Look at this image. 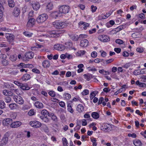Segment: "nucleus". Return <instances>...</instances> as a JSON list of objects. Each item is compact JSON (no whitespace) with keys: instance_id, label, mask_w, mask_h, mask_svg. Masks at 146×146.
I'll list each match as a JSON object with an SVG mask.
<instances>
[{"instance_id":"b1692460","label":"nucleus","mask_w":146,"mask_h":146,"mask_svg":"<svg viewBox=\"0 0 146 146\" xmlns=\"http://www.w3.org/2000/svg\"><path fill=\"white\" fill-rule=\"evenodd\" d=\"M111 14V13H106V15L104 14H102L101 15L99 16L100 19H104L107 18L108 17L110 16Z\"/></svg>"},{"instance_id":"49530a36","label":"nucleus","mask_w":146,"mask_h":146,"mask_svg":"<svg viewBox=\"0 0 146 146\" xmlns=\"http://www.w3.org/2000/svg\"><path fill=\"white\" fill-rule=\"evenodd\" d=\"M11 100V98L10 97L7 96L5 98V101L6 103H8L10 102Z\"/></svg>"},{"instance_id":"13d9d810","label":"nucleus","mask_w":146,"mask_h":146,"mask_svg":"<svg viewBox=\"0 0 146 146\" xmlns=\"http://www.w3.org/2000/svg\"><path fill=\"white\" fill-rule=\"evenodd\" d=\"M24 103V100L23 98L19 96V104H22Z\"/></svg>"},{"instance_id":"9b49d317","label":"nucleus","mask_w":146,"mask_h":146,"mask_svg":"<svg viewBox=\"0 0 146 146\" xmlns=\"http://www.w3.org/2000/svg\"><path fill=\"white\" fill-rule=\"evenodd\" d=\"M32 5L33 9L36 11L38 10L40 7V5L39 3L36 1L33 2Z\"/></svg>"},{"instance_id":"de8ad7c7","label":"nucleus","mask_w":146,"mask_h":146,"mask_svg":"<svg viewBox=\"0 0 146 146\" xmlns=\"http://www.w3.org/2000/svg\"><path fill=\"white\" fill-rule=\"evenodd\" d=\"M2 63L3 65L4 66H6L9 64L8 61L6 59H3L2 61Z\"/></svg>"},{"instance_id":"0eeeda50","label":"nucleus","mask_w":146,"mask_h":146,"mask_svg":"<svg viewBox=\"0 0 146 146\" xmlns=\"http://www.w3.org/2000/svg\"><path fill=\"white\" fill-rule=\"evenodd\" d=\"M47 35V36L50 37L56 38L59 36V33H56V32L54 31L49 32Z\"/></svg>"},{"instance_id":"79ce46f5","label":"nucleus","mask_w":146,"mask_h":146,"mask_svg":"<svg viewBox=\"0 0 146 146\" xmlns=\"http://www.w3.org/2000/svg\"><path fill=\"white\" fill-rule=\"evenodd\" d=\"M91 141L93 143V146H96L97 145V143H96V138L94 137L91 138Z\"/></svg>"},{"instance_id":"603ef678","label":"nucleus","mask_w":146,"mask_h":146,"mask_svg":"<svg viewBox=\"0 0 146 146\" xmlns=\"http://www.w3.org/2000/svg\"><path fill=\"white\" fill-rule=\"evenodd\" d=\"M66 58L68 59H70L73 58L72 55L68 53H66Z\"/></svg>"},{"instance_id":"4468645a","label":"nucleus","mask_w":146,"mask_h":146,"mask_svg":"<svg viewBox=\"0 0 146 146\" xmlns=\"http://www.w3.org/2000/svg\"><path fill=\"white\" fill-rule=\"evenodd\" d=\"M5 36L8 41L9 42H12L14 38V36L12 34L9 33L6 34Z\"/></svg>"},{"instance_id":"e433bc0d","label":"nucleus","mask_w":146,"mask_h":146,"mask_svg":"<svg viewBox=\"0 0 146 146\" xmlns=\"http://www.w3.org/2000/svg\"><path fill=\"white\" fill-rule=\"evenodd\" d=\"M23 34L26 36L29 37L32 36V35H33L32 33H29L27 31L24 32Z\"/></svg>"},{"instance_id":"f03ea898","label":"nucleus","mask_w":146,"mask_h":146,"mask_svg":"<svg viewBox=\"0 0 146 146\" xmlns=\"http://www.w3.org/2000/svg\"><path fill=\"white\" fill-rule=\"evenodd\" d=\"M48 15L45 13L39 15L37 18L36 21L38 23H41L44 22L48 18Z\"/></svg>"},{"instance_id":"bb28decb","label":"nucleus","mask_w":146,"mask_h":146,"mask_svg":"<svg viewBox=\"0 0 146 146\" xmlns=\"http://www.w3.org/2000/svg\"><path fill=\"white\" fill-rule=\"evenodd\" d=\"M135 84L140 87L143 88L146 86V84L145 83L140 82L139 80L136 81Z\"/></svg>"},{"instance_id":"052dcab7","label":"nucleus","mask_w":146,"mask_h":146,"mask_svg":"<svg viewBox=\"0 0 146 146\" xmlns=\"http://www.w3.org/2000/svg\"><path fill=\"white\" fill-rule=\"evenodd\" d=\"M19 69H20V71L21 72H27L28 71V70L25 69V68H23L21 67H19Z\"/></svg>"},{"instance_id":"2f4dec72","label":"nucleus","mask_w":146,"mask_h":146,"mask_svg":"<svg viewBox=\"0 0 146 146\" xmlns=\"http://www.w3.org/2000/svg\"><path fill=\"white\" fill-rule=\"evenodd\" d=\"M84 76L85 78L88 81L90 80L91 79V78H92L93 77L92 75L91 74H84Z\"/></svg>"},{"instance_id":"c85d7f7f","label":"nucleus","mask_w":146,"mask_h":146,"mask_svg":"<svg viewBox=\"0 0 146 146\" xmlns=\"http://www.w3.org/2000/svg\"><path fill=\"white\" fill-rule=\"evenodd\" d=\"M18 7H15L14 8L13 13V15L16 17H17L18 16Z\"/></svg>"},{"instance_id":"c756f323","label":"nucleus","mask_w":146,"mask_h":146,"mask_svg":"<svg viewBox=\"0 0 146 146\" xmlns=\"http://www.w3.org/2000/svg\"><path fill=\"white\" fill-rule=\"evenodd\" d=\"M11 127L12 128H16L18 126V121H15L12 123L11 125Z\"/></svg>"},{"instance_id":"423d86ee","label":"nucleus","mask_w":146,"mask_h":146,"mask_svg":"<svg viewBox=\"0 0 146 146\" xmlns=\"http://www.w3.org/2000/svg\"><path fill=\"white\" fill-rule=\"evenodd\" d=\"M34 54L33 52L31 51H28L25 54V57L26 59L25 61H27L29 59L32 58L34 56Z\"/></svg>"},{"instance_id":"338daca9","label":"nucleus","mask_w":146,"mask_h":146,"mask_svg":"<svg viewBox=\"0 0 146 146\" xmlns=\"http://www.w3.org/2000/svg\"><path fill=\"white\" fill-rule=\"evenodd\" d=\"M32 71L33 72L37 74H39L40 73V71L37 68H33L32 70Z\"/></svg>"},{"instance_id":"f8f14e48","label":"nucleus","mask_w":146,"mask_h":146,"mask_svg":"<svg viewBox=\"0 0 146 146\" xmlns=\"http://www.w3.org/2000/svg\"><path fill=\"white\" fill-rule=\"evenodd\" d=\"M19 87L23 90H28L30 89V88L27 84H21L19 82Z\"/></svg>"},{"instance_id":"37998d69","label":"nucleus","mask_w":146,"mask_h":146,"mask_svg":"<svg viewBox=\"0 0 146 146\" xmlns=\"http://www.w3.org/2000/svg\"><path fill=\"white\" fill-rule=\"evenodd\" d=\"M91 11L92 13L95 12L97 9V8L96 6L93 5H91Z\"/></svg>"},{"instance_id":"7ed1b4c3","label":"nucleus","mask_w":146,"mask_h":146,"mask_svg":"<svg viewBox=\"0 0 146 146\" xmlns=\"http://www.w3.org/2000/svg\"><path fill=\"white\" fill-rule=\"evenodd\" d=\"M59 9V11L60 13L66 14L69 12L70 7L68 5H63L60 7Z\"/></svg>"},{"instance_id":"864d4df0","label":"nucleus","mask_w":146,"mask_h":146,"mask_svg":"<svg viewBox=\"0 0 146 146\" xmlns=\"http://www.w3.org/2000/svg\"><path fill=\"white\" fill-rule=\"evenodd\" d=\"M5 104L3 101H0V108L2 109L4 108L5 107Z\"/></svg>"},{"instance_id":"58836bf2","label":"nucleus","mask_w":146,"mask_h":146,"mask_svg":"<svg viewBox=\"0 0 146 146\" xmlns=\"http://www.w3.org/2000/svg\"><path fill=\"white\" fill-rule=\"evenodd\" d=\"M8 4L9 7H14L15 3L13 0H8Z\"/></svg>"},{"instance_id":"680f3d73","label":"nucleus","mask_w":146,"mask_h":146,"mask_svg":"<svg viewBox=\"0 0 146 146\" xmlns=\"http://www.w3.org/2000/svg\"><path fill=\"white\" fill-rule=\"evenodd\" d=\"M134 74L135 75H139L140 74V71L139 70H135L133 72Z\"/></svg>"},{"instance_id":"c03bdc74","label":"nucleus","mask_w":146,"mask_h":146,"mask_svg":"<svg viewBox=\"0 0 146 146\" xmlns=\"http://www.w3.org/2000/svg\"><path fill=\"white\" fill-rule=\"evenodd\" d=\"M51 115L49 116L50 117H51L52 119L54 121H57V117L56 116L54 115L53 113H50Z\"/></svg>"},{"instance_id":"ea45409f","label":"nucleus","mask_w":146,"mask_h":146,"mask_svg":"<svg viewBox=\"0 0 146 146\" xmlns=\"http://www.w3.org/2000/svg\"><path fill=\"white\" fill-rule=\"evenodd\" d=\"M58 13L57 11L53 12L51 13V15L54 18H56L58 16Z\"/></svg>"},{"instance_id":"a18cd8bd","label":"nucleus","mask_w":146,"mask_h":146,"mask_svg":"<svg viewBox=\"0 0 146 146\" xmlns=\"http://www.w3.org/2000/svg\"><path fill=\"white\" fill-rule=\"evenodd\" d=\"M59 104L61 107L66 108L65 104L64 102L61 101L59 102Z\"/></svg>"},{"instance_id":"f704fd0d","label":"nucleus","mask_w":146,"mask_h":146,"mask_svg":"<svg viewBox=\"0 0 146 146\" xmlns=\"http://www.w3.org/2000/svg\"><path fill=\"white\" fill-rule=\"evenodd\" d=\"M64 97L66 100H69L71 97L70 94L68 93H65L64 95Z\"/></svg>"},{"instance_id":"a19ab883","label":"nucleus","mask_w":146,"mask_h":146,"mask_svg":"<svg viewBox=\"0 0 146 146\" xmlns=\"http://www.w3.org/2000/svg\"><path fill=\"white\" fill-rule=\"evenodd\" d=\"M48 94L50 96L52 97H54L56 96V93L55 92L51 90L48 92Z\"/></svg>"},{"instance_id":"dca6fc26","label":"nucleus","mask_w":146,"mask_h":146,"mask_svg":"<svg viewBox=\"0 0 146 146\" xmlns=\"http://www.w3.org/2000/svg\"><path fill=\"white\" fill-rule=\"evenodd\" d=\"M76 109L77 111L81 113L84 110V107L82 104H79L77 105Z\"/></svg>"},{"instance_id":"c9c22d12","label":"nucleus","mask_w":146,"mask_h":146,"mask_svg":"<svg viewBox=\"0 0 146 146\" xmlns=\"http://www.w3.org/2000/svg\"><path fill=\"white\" fill-rule=\"evenodd\" d=\"M53 8L52 4L51 3H48L46 6V10L47 11L52 10Z\"/></svg>"},{"instance_id":"9d476101","label":"nucleus","mask_w":146,"mask_h":146,"mask_svg":"<svg viewBox=\"0 0 146 146\" xmlns=\"http://www.w3.org/2000/svg\"><path fill=\"white\" fill-rule=\"evenodd\" d=\"M8 133H6L5 135H4L3 139H2L1 142V145H6L8 141V138L7 135Z\"/></svg>"},{"instance_id":"6ab92c4d","label":"nucleus","mask_w":146,"mask_h":146,"mask_svg":"<svg viewBox=\"0 0 146 146\" xmlns=\"http://www.w3.org/2000/svg\"><path fill=\"white\" fill-rule=\"evenodd\" d=\"M35 106L37 108L41 109L44 107L43 104L40 102L37 101L35 103Z\"/></svg>"},{"instance_id":"6e6552de","label":"nucleus","mask_w":146,"mask_h":146,"mask_svg":"<svg viewBox=\"0 0 146 146\" xmlns=\"http://www.w3.org/2000/svg\"><path fill=\"white\" fill-rule=\"evenodd\" d=\"M54 48L56 50L61 51L64 50L65 46L63 44H58L54 45Z\"/></svg>"},{"instance_id":"473e14b6","label":"nucleus","mask_w":146,"mask_h":146,"mask_svg":"<svg viewBox=\"0 0 146 146\" xmlns=\"http://www.w3.org/2000/svg\"><path fill=\"white\" fill-rule=\"evenodd\" d=\"M98 93V92L97 91H95L92 92L90 95L91 100H92Z\"/></svg>"},{"instance_id":"39448f33","label":"nucleus","mask_w":146,"mask_h":146,"mask_svg":"<svg viewBox=\"0 0 146 146\" xmlns=\"http://www.w3.org/2000/svg\"><path fill=\"white\" fill-rule=\"evenodd\" d=\"M98 39L100 41L104 42H108L110 41V38L108 36L105 35H99L98 37Z\"/></svg>"},{"instance_id":"09e8293b","label":"nucleus","mask_w":146,"mask_h":146,"mask_svg":"<svg viewBox=\"0 0 146 146\" xmlns=\"http://www.w3.org/2000/svg\"><path fill=\"white\" fill-rule=\"evenodd\" d=\"M27 64H25L24 63H21L19 64V67L22 68H27Z\"/></svg>"},{"instance_id":"393cba45","label":"nucleus","mask_w":146,"mask_h":146,"mask_svg":"<svg viewBox=\"0 0 146 146\" xmlns=\"http://www.w3.org/2000/svg\"><path fill=\"white\" fill-rule=\"evenodd\" d=\"M41 114L44 117H47V115L48 116H50L51 115L50 113L46 110L44 109L42 110L41 112Z\"/></svg>"},{"instance_id":"6e6d98bb","label":"nucleus","mask_w":146,"mask_h":146,"mask_svg":"<svg viewBox=\"0 0 146 146\" xmlns=\"http://www.w3.org/2000/svg\"><path fill=\"white\" fill-rule=\"evenodd\" d=\"M88 36L87 35L84 34H81L80 35L78 36L79 38L80 39H82L83 38H87Z\"/></svg>"},{"instance_id":"20e7f679","label":"nucleus","mask_w":146,"mask_h":146,"mask_svg":"<svg viewBox=\"0 0 146 146\" xmlns=\"http://www.w3.org/2000/svg\"><path fill=\"white\" fill-rule=\"evenodd\" d=\"M29 124L32 127L35 128H39L42 125L41 123L40 122L36 120L30 121Z\"/></svg>"},{"instance_id":"774afa93","label":"nucleus","mask_w":146,"mask_h":146,"mask_svg":"<svg viewBox=\"0 0 146 146\" xmlns=\"http://www.w3.org/2000/svg\"><path fill=\"white\" fill-rule=\"evenodd\" d=\"M131 65V64L130 63H127L123 66V67L125 68H127L129 67Z\"/></svg>"},{"instance_id":"72a5a7b5","label":"nucleus","mask_w":146,"mask_h":146,"mask_svg":"<svg viewBox=\"0 0 146 146\" xmlns=\"http://www.w3.org/2000/svg\"><path fill=\"white\" fill-rule=\"evenodd\" d=\"M78 101H79L81 102H82V100L80 98L76 96V97H74L72 100L71 102H76Z\"/></svg>"},{"instance_id":"a878e982","label":"nucleus","mask_w":146,"mask_h":146,"mask_svg":"<svg viewBox=\"0 0 146 146\" xmlns=\"http://www.w3.org/2000/svg\"><path fill=\"white\" fill-rule=\"evenodd\" d=\"M91 116L94 118L97 119L99 118L100 115L99 113L97 112H93L92 113Z\"/></svg>"},{"instance_id":"f3484780","label":"nucleus","mask_w":146,"mask_h":146,"mask_svg":"<svg viewBox=\"0 0 146 146\" xmlns=\"http://www.w3.org/2000/svg\"><path fill=\"white\" fill-rule=\"evenodd\" d=\"M67 110L68 112L71 113H74V110L72 108L71 103H67Z\"/></svg>"},{"instance_id":"bf43d9fd","label":"nucleus","mask_w":146,"mask_h":146,"mask_svg":"<svg viewBox=\"0 0 146 146\" xmlns=\"http://www.w3.org/2000/svg\"><path fill=\"white\" fill-rule=\"evenodd\" d=\"M115 42L119 44H121L123 43V40L120 39H116L115 40Z\"/></svg>"},{"instance_id":"a211bd4d","label":"nucleus","mask_w":146,"mask_h":146,"mask_svg":"<svg viewBox=\"0 0 146 146\" xmlns=\"http://www.w3.org/2000/svg\"><path fill=\"white\" fill-rule=\"evenodd\" d=\"M31 78V76L29 74H26L21 78V79L23 81H26L29 80Z\"/></svg>"},{"instance_id":"7c9ffc66","label":"nucleus","mask_w":146,"mask_h":146,"mask_svg":"<svg viewBox=\"0 0 146 146\" xmlns=\"http://www.w3.org/2000/svg\"><path fill=\"white\" fill-rule=\"evenodd\" d=\"M70 36L72 40L75 41H77L79 38L78 36L76 34L70 35Z\"/></svg>"},{"instance_id":"3c124183","label":"nucleus","mask_w":146,"mask_h":146,"mask_svg":"<svg viewBox=\"0 0 146 146\" xmlns=\"http://www.w3.org/2000/svg\"><path fill=\"white\" fill-rule=\"evenodd\" d=\"M97 53L95 51H93L92 52L91 54V56L93 58H95L97 57Z\"/></svg>"},{"instance_id":"2eb2a0df","label":"nucleus","mask_w":146,"mask_h":146,"mask_svg":"<svg viewBox=\"0 0 146 146\" xmlns=\"http://www.w3.org/2000/svg\"><path fill=\"white\" fill-rule=\"evenodd\" d=\"M50 66V62L47 60H44L42 62V66L44 68H49Z\"/></svg>"},{"instance_id":"5701e85b","label":"nucleus","mask_w":146,"mask_h":146,"mask_svg":"<svg viewBox=\"0 0 146 146\" xmlns=\"http://www.w3.org/2000/svg\"><path fill=\"white\" fill-rule=\"evenodd\" d=\"M133 143L135 146H141L142 143L139 139H135L133 141Z\"/></svg>"},{"instance_id":"e2e57ef3","label":"nucleus","mask_w":146,"mask_h":146,"mask_svg":"<svg viewBox=\"0 0 146 146\" xmlns=\"http://www.w3.org/2000/svg\"><path fill=\"white\" fill-rule=\"evenodd\" d=\"M82 124L83 126H85L87 124L86 120L85 119H83L82 120Z\"/></svg>"},{"instance_id":"69168bd1","label":"nucleus","mask_w":146,"mask_h":146,"mask_svg":"<svg viewBox=\"0 0 146 146\" xmlns=\"http://www.w3.org/2000/svg\"><path fill=\"white\" fill-rule=\"evenodd\" d=\"M29 108V107L27 105H24L22 108L23 110H27Z\"/></svg>"},{"instance_id":"5fc2aeb1","label":"nucleus","mask_w":146,"mask_h":146,"mask_svg":"<svg viewBox=\"0 0 146 146\" xmlns=\"http://www.w3.org/2000/svg\"><path fill=\"white\" fill-rule=\"evenodd\" d=\"M89 94V91L88 90H84L82 93V94L83 96L88 95Z\"/></svg>"},{"instance_id":"4d7b16f0","label":"nucleus","mask_w":146,"mask_h":146,"mask_svg":"<svg viewBox=\"0 0 146 146\" xmlns=\"http://www.w3.org/2000/svg\"><path fill=\"white\" fill-rule=\"evenodd\" d=\"M0 19H1L3 15V8H2V7H0Z\"/></svg>"},{"instance_id":"ddd939ff","label":"nucleus","mask_w":146,"mask_h":146,"mask_svg":"<svg viewBox=\"0 0 146 146\" xmlns=\"http://www.w3.org/2000/svg\"><path fill=\"white\" fill-rule=\"evenodd\" d=\"M89 43V41L87 40L84 39L81 40L80 43V45L81 46L85 47L88 45Z\"/></svg>"},{"instance_id":"f257e3e1","label":"nucleus","mask_w":146,"mask_h":146,"mask_svg":"<svg viewBox=\"0 0 146 146\" xmlns=\"http://www.w3.org/2000/svg\"><path fill=\"white\" fill-rule=\"evenodd\" d=\"M53 26L57 29H62L67 25L66 23L64 22L56 21L52 23Z\"/></svg>"},{"instance_id":"4c0bfd02","label":"nucleus","mask_w":146,"mask_h":146,"mask_svg":"<svg viewBox=\"0 0 146 146\" xmlns=\"http://www.w3.org/2000/svg\"><path fill=\"white\" fill-rule=\"evenodd\" d=\"M62 144L63 146L64 145H68V143L67 140L66 138H62Z\"/></svg>"},{"instance_id":"0e129e2a","label":"nucleus","mask_w":146,"mask_h":146,"mask_svg":"<svg viewBox=\"0 0 146 146\" xmlns=\"http://www.w3.org/2000/svg\"><path fill=\"white\" fill-rule=\"evenodd\" d=\"M77 7L82 10H84L85 7V5L80 4L78 5Z\"/></svg>"},{"instance_id":"412c9836","label":"nucleus","mask_w":146,"mask_h":146,"mask_svg":"<svg viewBox=\"0 0 146 146\" xmlns=\"http://www.w3.org/2000/svg\"><path fill=\"white\" fill-rule=\"evenodd\" d=\"M78 25L79 26H81L82 25L84 26L83 29L84 30H86V28L88 27L89 26V24L84 22L83 21H81L79 22L78 23Z\"/></svg>"},{"instance_id":"cd10ccee","label":"nucleus","mask_w":146,"mask_h":146,"mask_svg":"<svg viewBox=\"0 0 146 146\" xmlns=\"http://www.w3.org/2000/svg\"><path fill=\"white\" fill-rule=\"evenodd\" d=\"M9 107L11 110H13L16 109L18 106L17 104L12 103L9 104Z\"/></svg>"},{"instance_id":"aec40b11","label":"nucleus","mask_w":146,"mask_h":146,"mask_svg":"<svg viewBox=\"0 0 146 146\" xmlns=\"http://www.w3.org/2000/svg\"><path fill=\"white\" fill-rule=\"evenodd\" d=\"M12 122V119L9 118L5 119L3 121V123L7 126L10 124L11 125Z\"/></svg>"},{"instance_id":"4be33fe9","label":"nucleus","mask_w":146,"mask_h":146,"mask_svg":"<svg viewBox=\"0 0 146 146\" xmlns=\"http://www.w3.org/2000/svg\"><path fill=\"white\" fill-rule=\"evenodd\" d=\"M3 94L6 96H12L13 95L12 92L6 90H3Z\"/></svg>"},{"instance_id":"1a4fd4ad","label":"nucleus","mask_w":146,"mask_h":146,"mask_svg":"<svg viewBox=\"0 0 146 146\" xmlns=\"http://www.w3.org/2000/svg\"><path fill=\"white\" fill-rule=\"evenodd\" d=\"M35 19L33 18L30 19L28 20L27 23V27H32L35 24Z\"/></svg>"},{"instance_id":"8fccbe9b","label":"nucleus","mask_w":146,"mask_h":146,"mask_svg":"<svg viewBox=\"0 0 146 146\" xmlns=\"http://www.w3.org/2000/svg\"><path fill=\"white\" fill-rule=\"evenodd\" d=\"M35 112H34V109L30 110L28 113V115L30 116H32L34 115Z\"/></svg>"}]
</instances>
